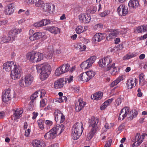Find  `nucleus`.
Returning a JSON list of instances; mask_svg holds the SVG:
<instances>
[{"label": "nucleus", "mask_w": 147, "mask_h": 147, "mask_svg": "<svg viewBox=\"0 0 147 147\" xmlns=\"http://www.w3.org/2000/svg\"><path fill=\"white\" fill-rule=\"evenodd\" d=\"M37 72L40 71V77L42 81L46 80L51 73V66L48 64H38L36 65Z\"/></svg>", "instance_id": "f257e3e1"}, {"label": "nucleus", "mask_w": 147, "mask_h": 147, "mask_svg": "<svg viewBox=\"0 0 147 147\" xmlns=\"http://www.w3.org/2000/svg\"><path fill=\"white\" fill-rule=\"evenodd\" d=\"M98 121V118L94 117H91L89 119V127L91 128V130L90 131L87 135L88 140H90L92 138L96 132L99 129Z\"/></svg>", "instance_id": "f03ea898"}, {"label": "nucleus", "mask_w": 147, "mask_h": 147, "mask_svg": "<svg viewBox=\"0 0 147 147\" xmlns=\"http://www.w3.org/2000/svg\"><path fill=\"white\" fill-rule=\"evenodd\" d=\"M84 128L82 122H77L75 123L72 129V137L74 140L79 138L82 134Z\"/></svg>", "instance_id": "7ed1b4c3"}, {"label": "nucleus", "mask_w": 147, "mask_h": 147, "mask_svg": "<svg viewBox=\"0 0 147 147\" xmlns=\"http://www.w3.org/2000/svg\"><path fill=\"white\" fill-rule=\"evenodd\" d=\"M26 57L30 62L32 63L40 61L43 59L42 53L34 51L28 53Z\"/></svg>", "instance_id": "20e7f679"}, {"label": "nucleus", "mask_w": 147, "mask_h": 147, "mask_svg": "<svg viewBox=\"0 0 147 147\" xmlns=\"http://www.w3.org/2000/svg\"><path fill=\"white\" fill-rule=\"evenodd\" d=\"M112 59L109 56L100 59L98 62L100 67L105 68L106 71L109 70L111 68L110 65L112 63Z\"/></svg>", "instance_id": "39448f33"}, {"label": "nucleus", "mask_w": 147, "mask_h": 147, "mask_svg": "<svg viewBox=\"0 0 147 147\" xmlns=\"http://www.w3.org/2000/svg\"><path fill=\"white\" fill-rule=\"evenodd\" d=\"M96 57L94 55L90 57L86 61L83 62L81 65V67L83 69H86L90 67L94 62Z\"/></svg>", "instance_id": "423d86ee"}, {"label": "nucleus", "mask_w": 147, "mask_h": 147, "mask_svg": "<svg viewBox=\"0 0 147 147\" xmlns=\"http://www.w3.org/2000/svg\"><path fill=\"white\" fill-rule=\"evenodd\" d=\"M21 75V69L20 67L15 64L13 69L11 71V77L13 79L18 80L20 78Z\"/></svg>", "instance_id": "0eeeda50"}, {"label": "nucleus", "mask_w": 147, "mask_h": 147, "mask_svg": "<svg viewBox=\"0 0 147 147\" xmlns=\"http://www.w3.org/2000/svg\"><path fill=\"white\" fill-rule=\"evenodd\" d=\"M55 121L58 123H61L64 121L65 119V116L59 110H55L54 113Z\"/></svg>", "instance_id": "6e6552de"}, {"label": "nucleus", "mask_w": 147, "mask_h": 147, "mask_svg": "<svg viewBox=\"0 0 147 147\" xmlns=\"http://www.w3.org/2000/svg\"><path fill=\"white\" fill-rule=\"evenodd\" d=\"M14 94L13 95H12L10 89H8L6 90L4 93H3L2 95V101L4 102H6L11 100L13 97H14Z\"/></svg>", "instance_id": "1a4fd4ad"}, {"label": "nucleus", "mask_w": 147, "mask_h": 147, "mask_svg": "<svg viewBox=\"0 0 147 147\" xmlns=\"http://www.w3.org/2000/svg\"><path fill=\"white\" fill-rule=\"evenodd\" d=\"M117 11L119 16H125L128 14V10L127 7L124 4H121L118 7Z\"/></svg>", "instance_id": "9d476101"}, {"label": "nucleus", "mask_w": 147, "mask_h": 147, "mask_svg": "<svg viewBox=\"0 0 147 147\" xmlns=\"http://www.w3.org/2000/svg\"><path fill=\"white\" fill-rule=\"evenodd\" d=\"M22 32L21 29L13 28L12 29L9 33V36L12 41L15 40L17 35Z\"/></svg>", "instance_id": "9b49d317"}, {"label": "nucleus", "mask_w": 147, "mask_h": 147, "mask_svg": "<svg viewBox=\"0 0 147 147\" xmlns=\"http://www.w3.org/2000/svg\"><path fill=\"white\" fill-rule=\"evenodd\" d=\"M15 9V5L13 3L8 4L5 7L4 13L6 15H9L13 13Z\"/></svg>", "instance_id": "f8f14e48"}, {"label": "nucleus", "mask_w": 147, "mask_h": 147, "mask_svg": "<svg viewBox=\"0 0 147 147\" xmlns=\"http://www.w3.org/2000/svg\"><path fill=\"white\" fill-rule=\"evenodd\" d=\"M86 104V102L84 101L82 99H79L76 102L75 109L76 111L77 112H80L84 108Z\"/></svg>", "instance_id": "ddd939ff"}, {"label": "nucleus", "mask_w": 147, "mask_h": 147, "mask_svg": "<svg viewBox=\"0 0 147 147\" xmlns=\"http://www.w3.org/2000/svg\"><path fill=\"white\" fill-rule=\"evenodd\" d=\"M78 17L80 22L84 24L88 23L91 20L90 16L86 14L81 13L79 16Z\"/></svg>", "instance_id": "4468645a"}, {"label": "nucleus", "mask_w": 147, "mask_h": 147, "mask_svg": "<svg viewBox=\"0 0 147 147\" xmlns=\"http://www.w3.org/2000/svg\"><path fill=\"white\" fill-rule=\"evenodd\" d=\"M144 137V135H142L140 136V133H137L135 136V140H136V141L132 144V147H134L135 146L138 147L143 142Z\"/></svg>", "instance_id": "2eb2a0df"}, {"label": "nucleus", "mask_w": 147, "mask_h": 147, "mask_svg": "<svg viewBox=\"0 0 147 147\" xmlns=\"http://www.w3.org/2000/svg\"><path fill=\"white\" fill-rule=\"evenodd\" d=\"M129 109L128 107H125L121 110L119 115V120H122L128 115Z\"/></svg>", "instance_id": "dca6fc26"}, {"label": "nucleus", "mask_w": 147, "mask_h": 147, "mask_svg": "<svg viewBox=\"0 0 147 147\" xmlns=\"http://www.w3.org/2000/svg\"><path fill=\"white\" fill-rule=\"evenodd\" d=\"M45 30L49 31L51 33L54 34H59L61 32L60 29L55 26L46 27Z\"/></svg>", "instance_id": "f3484780"}, {"label": "nucleus", "mask_w": 147, "mask_h": 147, "mask_svg": "<svg viewBox=\"0 0 147 147\" xmlns=\"http://www.w3.org/2000/svg\"><path fill=\"white\" fill-rule=\"evenodd\" d=\"M55 6L54 4L47 3L42 8V10L45 12H48L50 13L54 11Z\"/></svg>", "instance_id": "a211bd4d"}, {"label": "nucleus", "mask_w": 147, "mask_h": 147, "mask_svg": "<svg viewBox=\"0 0 147 147\" xmlns=\"http://www.w3.org/2000/svg\"><path fill=\"white\" fill-rule=\"evenodd\" d=\"M138 82L137 79L131 78L127 80L126 85L128 88L131 89L136 86Z\"/></svg>", "instance_id": "6ab92c4d"}, {"label": "nucleus", "mask_w": 147, "mask_h": 147, "mask_svg": "<svg viewBox=\"0 0 147 147\" xmlns=\"http://www.w3.org/2000/svg\"><path fill=\"white\" fill-rule=\"evenodd\" d=\"M32 144L33 147H45V143L42 141L35 140L32 141Z\"/></svg>", "instance_id": "aec40b11"}, {"label": "nucleus", "mask_w": 147, "mask_h": 147, "mask_svg": "<svg viewBox=\"0 0 147 147\" xmlns=\"http://www.w3.org/2000/svg\"><path fill=\"white\" fill-rule=\"evenodd\" d=\"M44 34L41 32H35L33 35L30 36L29 39L31 40H34L42 38L44 36Z\"/></svg>", "instance_id": "412c9836"}, {"label": "nucleus", "mask_w": 147, "mask_h": 147, "mask_svg": "<svg viewBox=\"0 0 147 147\" xmlns=\"http://www.w3.org/2000/svg\"><path fill=\"white\" fill-rule=\"evenodd\" d=\"M64 82V79L63 78H60L55 81L54 83V88L57 89L63 87Z\"/></svg>", "instance_id": "4be33fe9"}, {"label": "nucleus", "mask_w": 147, "mask_h": 147, "mask_svg": "<svg viewBox=\"0 0 147 147\" xmlns=\"http://www.w3.org/2000/svg\"><path fill=\"white\" fill-rule=\"evenodd\" d=\"M14 62L13 61L9 62H7L3 64V68L7 71H9L11 70V68L13 66L14 67Z\"/></svg>", "instance_id": "5701e85b"}, {"label": "nucleus", "mask_w": 147, "mask_h": 147, "mask_svg": "<svg viewBox=\"0 0 147 147\" xmlns=\"http://www.w3.org/2000/svg\"><path fill=\"white\" fill-rule=\"evenodd\" d=\"M64 126L63 124L55 125L53 129L58 135L60 134L64 129Z\"/></svg>", "instance_id": "b1692460"}, {"label": "nucleus", "mask_w": 147, "mask_h": 147, "mask_svg": "<svg viewBox=\"0 0 147 147\" xmlns=\"http://www.w3.org/2000/svg\"><path fill=\"white\" fill-rule=\"evenodd\" d=\"M24 78L26 82L25 85H27L28 87L32 83L34 80V77L32 75L28 74L25 76Z\"/></svg>", "instance_id": "393cba45"}, {"label": "nucleus", "mask_w": 147, "mask_h": 147, "mask_svg": "<svg viewBox=\"0 0 147 147\" xmlns=\"http://www.w3.org/2000/svg\"><path fill=\"white\" fill-rule=\"evenodd\" d=\"M139 5V1L137 0H130L128 3L129 7L130 8L136 9L138 7Z\"/></svg>", "instance_id": "a878e982"}, {"label": "nucleus", "mask_w": 147, "mask_h": 147, "mask_svg": "<svg viewBox=\"0 0 147 147\" xmlns=\"http://www.w3.org/2000/svg\"><path fill=\"white\" fill-rule=\"evenodd\" d=\"M23 109L22 108L17 109L14 112L13 116L14 117V119H19L22 116V114L23 113Z\"/></svg>", "instance_id": "bb28decb"}, {"label": "nucleus", "mask_w": 147, "mask_h": 147, "mask_svg": "<svg viewBox=\"0 0 147 147\" xmlns=\"http://www.w3.org/2000/svg\"><path fill=\"white\" fill-rule=\"evenodd\" d=\"M125 76L124 75L119 76L115 80L111 83L110 85L111 87H113L116 85L119 82L125 79Z\"/></svg>", "instance_id": "cd10ccee"}, {"label": "nucleus", "mask_w": 147, "mask_h": 147, "mask_svg": "<svg viewBox=\"0 0 147 147\" xmlns=\"http://www.w3.org/2000/svg\"><path fill=\"white\" fill-rule=\"evenodd\" d=\"M104 34L101 33H96L94 37V39L96 42H100L105 38L104 36Z\"/></svg>", "instance_id": "c85d7f7f"}, {"label": "nucleus", "mask_w": 147, "mask_h": 147, "mask_svg": "<svg viewBox=\"0 0 147 147\" xmlns=\"http://www.w3.org/2000/svg\"><path fill=\"white\" fill-rule=\"evenodd\" d=\"M103 93L101 92H99L94 94L91 96V97L92 99L98 100L100 99L102 97Z\"/></svg>", "instance_id": "c756f323"}, {"label": "nucleus", "mask_w": 147, "mask_h": 147, "mask_svg": "<svg viewBox=\"0 0 147 147\" xmlns=\"http://www.w3.org/2000/svg\"><path fill=\"white\" fill-rule=\"evenodd\" d=\"M115 63H111L110 67L111 68L110 70H111L110 73L112 75H115L119 71L118 68L115 67Z\"/></svg>", "instance_id": "7c9ffc66"}, {"label": "nucleus", "mask_w": 147, "mask_h": 147, "mask_svg": "<svg viewBox=\"0 0 147 147\" xmlns=\"http://www.w3.org/2000/svg\"><path fill=\"white\" fill-rule=\"evenodd\" d=\"M80 78L81 80L85 82H87L90 80L86 72L80 74Z\"/></svg>", "instance_id": "2f4dec72"}, {"label": "nucleus", "mask_w": 147, "mask_h": 147, "mask_svg": "<svg viewBox=\"0 0 147 147\" xmlns=\"http://www.w3.org/2000/svg\"><path fill=\"white\" fill-rule=\"evenodd\" d=\"M0 37V42L2 43L9 42L11 40V38L9 36L1 35Z\"/></svg>", "instance_id": "473e14b6"}, {"label": "nucleus", "mask_w": 147, "mask_h": 147, "mask_svg": "<svg viewBox=\"0 0 147 147\" xmlns=\"http://www.w3.org/2000/svg\"><path fill=\"white\" fill-rule=\"evenodd\" d=\"M113 99L111 98L105 101L100 107V109L101 110L105 109L108 105L110 104L113 101Z\"/></svg>", "instance_id": "72a5a7b5"}, {"label": "nucleus", "mask_w": 147, "mask_h": 147, "mask_svg": "<svg viewBox=\"0 0 147 147\" xmlns=\"http://www.w3.org/2000/svg\"><path fill=\"white\" fill-rule=\"evenodd\" d=\"M69 65L68 64H64L60 67L63 74L67 72L69 70Z\"/></svg>", "instance_id": "f704fd0d"}, {"label": "nucleus", "mask_w": 147, "mask_h": 147, "mask_svg": "<svg viewBox=\"0 0 147 147\" xmlns=\"http://www.w3.org/2000/svg\"><path fill=\"white\" fill-rule=\"evenodd\" d=\"M138 114V111L134 110L132 111H130L128 114V116L130 119H132L133 118H135L137 116Z\"/></svg>", "instance_id": "c9c22d12"}, {"label": "nucleus", "mask_w": 147, "mask_h": 147, "mask_svg": "<svg viewBox=\"0 0 147 147\" xmlns=\"http://www.w3.org/2000/svg\"><path fill=\"white\" fill-rule=\"evenodd\" d=\"M45 5V3L43 1L40 0H36V1L35 2V6L36 7H40L42 9L44 6Z\"/></svg>", "instance_id": "e433bc0d"}, {"label": "nucleus", "mask_w": 147, "mask_h": 147, "mask_svg": "<svg viewBox=\"0 0 147 147\" xmlns=\"http://www.w3.org/2000/svg\"><path fill=\"white\" fill-rule=\"evenodd\" d=\"M37 123L39 128L41 130H43L44 129V121L41 119H39L37 121Z\"/></svg>", "instance_id": "4c0bfd02"}, {"label": "nucleus", "mask_w": 147, "mask_h": 147, "mask_svg": "<svg viewBox=\"0 0 147 147\" xmlns=\"http://www.w3.org/2000/svg\"><path fill=\"white\" fill-rule=\"evenodd\" d=\"M26 82L25 79V78L24 79L23 78H21L19 82V84L20 86L23 88L27 87L26 85H25V83Z\"/></svg>", "instance_id": "58836bf2"}, {"label": "nucleus", "mask_w": 147, "mask_h": 147, "mask_svg": "<svg viewBox=\"0 0 147 147\" xmlns=\"http://www.w3.org/2000/svg\"><path fill=\"white\" fill-rule=\"evenodd\" d=\"M136 56V54L133 53L127 54L123 57V59L124 60L129 59Z\"/></svg>", "instance_id": "ea45409f"}, {"label": "nucleus", "mask_w": 147, "mask_h": 147, "mask_svg": "<svg viewBox=\"0 0 147 147\" xmlns=\"http://www.w3.org/2000/svg\"><path fill=\"white\" fill-rule=\"evenodd\" d=\"M84 28L83 26H78L76 29V32L77 33L79 34L84 31V30L83 29Z\"/></svg>", "instance_id": "a19ab883"}, {"label": "nucleus", "mask_w": 147, "mask_h": 147, "mask_svg": "<svg viewBox=\"0 0 147 147\" xmlns=\"http://www.w3.org/2000/svg\"><path fill=\"white\" fill-rule=\"evenodd\" d=\"M90 80L95 75V72L92 71H89L86 72Z\"/></svg>", "instance_id": "79ce46f5"}, {"label": "nucleus", "mask_w": 147, "mask_h": 147, "mask_svg": "<svg viewBox=\"0 0 147 147\" xmlns=\"http://www.w3.org/2000/svg\"><path fill=\"white\" fill-rule=\"evenodd\" d=\"M55 75L57 76H59L63 74L60 67L57 68L55 71Z\"/></svg>", "instance_id": "37998d69"}, {"label": "nucleus", "mask_w": 147, "mask_h": 147, "mask_svg": "<svg viewBox=\"0 0 147 147\" xmlns=\"http://www.w3.org/2000/svg\"><path fill=\"white\" fill-rule=\"evenodd\" d=\"M34 109V100H31L29 104L28 109L30 111L33 110Z\"/></svg>", "instance_id": "c03bdc74"}, {"label": "nucleus", "mask_w": 147, "mask_h": 147, "mask_svg": "<svg viewBox=\"0 0 147 147\" xmlns=\"http://www.w3.org/2000/svg\"><path fill=\"white\" fill-rule=\"evenodd\" d=\"M51 139L54 138L57 134L55 131V130L52 128L49 131Z\"/></svg>", "instance_id": "a18cd8bd"}, {"label": "nucleus", "mask_w": 147, "mask_h": 147, "mask_svg": "<svg viewBox=\"0 0 147 147\" xmlns=\"http://www.w3.org/2000/svg\"><path fill=\"white\" fill-rule=\"evenodd\" d=\"M123 44H120L117 46L114 47L113 49V50L116 51L120 50H122L123 48Z\"/></svg>", "instance_id": "49530a36"}, {"label": "nucleus", "mask_w": 147, "mask_h": 147, "mask_svg": "<svg viewBox=\"0 0 147 147\" xmlns=\"http://www.w3.org/2000/svg\"><path fill=\"white\" fill-rule=\"evenodd\" d=\"M111 33L114 37L115 38L117 35L119 34L120 33V31L118 29L113 30L111 32Z\"/></svg>", "instance_id": "de8ad7c7"}, {"label": "nucleus", "mask_w": 147, "mask_h": 147, "mask_svg": "<svg viewBox=\"0 0 147 147\" xmlns=\"http://www.w3.org/2000/svg\"><path fill=\"white\" fill-rule=\"evenodd\" d=\"M43 26H46L51 24V21L50 20L44 19L42 20Z\"/></svg>", "instance_id": "09e8293b"}, {"label": "nucleus", "mask_w": 147, "mask_h": 147, "mask_svg": "<svg viewBox=\"0 0 147 147\" xmlns=\"http://www.w3.org/2000/svg\"><path fill=\"white\" fill-rule=\"evenodd\" d=\"M38 92L36 91L30 97L31 100H34L35 98L38 97Z\"/></svg>", "instance_id": "8fccbe9b"}, {"label": "nucleus", "mask_w": 147, "mask_h": 147, "mask_svg": "<svg viewBox=\"0 0 147 147\" xmlns=\"http://www.w3.org/2000/svg\"><path fill=\"white\" fill-rule=\"evenodd\" d=\"M53 50H50L49 52L47 53L46 54L47 58L50 59L52 58L53 55Z\"/></svg>", "instance_id": "3c124183"}, {"label": "nucleus", "mask_w": 147, "mask_h": 147, "mask_svg": "<svg viewBox=\"0 0 147 147\" xmlns=\"http://www.w3.org/2000/svg\"><path fill=\"white\" fill-rule=\"evenodd\" d=\"M47 100L46 99H42L40 102V106L43 107H45L47 104Z\"/></svg>", "instance_id": "603ef678"}, {"label": "nucleus", "mask_w": 147, "mask_h": 147, "mask_svg": "<svg viewBox=\"0 0 147 147\" xmlns=\"http://www.w3.org/2000/svg\"><path fill=\"white\" fill-rule=\"evenodd\" d=\"M44 121V123H45L46 125H47V127H49L50 126H51L53 124V122L49 120H47Z\"/></svg>", "instance_id": "864d4df0"}, {"label": "nucleus", "mask_w": 147, "mask_h": 147, "mask_svg": "<svg viewBox=\"0 0 147 147\" xmlns=\"http://www.w3.org/2000/svg\"><path fill=\"white\" fill-rule=\"evenodd\" d=\"M97 10V8L95 6H92L89 10V11L91 13H94L96 12Z\"/></svg>", "instance_id": "5fc2aeb1"}, {"label": "nucleus", "mask_w": 147, "mask_h": 147, "mask_svg": "<svg viewBox=\"0 0 147 147\" xmlns=\"http://www.w3.org/2000/svg\"><path fill=\"white\" fill-rule=\"evenodd\" d=\"M34 26L36 27H39L43 26V24L42 20L39 22H36L34 24Z\"/></svg>", "instance_id": "6e6d98bb"}, {"label": "nucleus", "mask_w": 147, "mask_h": 147, "mask_svg": "<svg viewBox=\"0 0 147 147\" xmlns=\"http://www.w3.org/2000/svg\"><path fill=\"white\" fill-rule=\"evenodd\" d=\"M103 25L101 23L95 25L94 26V28L96 29H98L103 28Z\"/></svg>", "instance_id": "4d7b16f0"}, {"label": "nucleus", "mask_w": 147, "mask_h": 147, "mask_svg": "<svg viewBox=\"0 0 147 147\" xmlns=\"http://www.w3.org/2000/svg\"><path fill=\"white\" fill-rule=\"evenodd\" d=\"M136 32L138 33L142 32H143L142 26H139L138 27L136 28Z\"/></svg>", "instance_id": "13d9d810"}, {"label": "nucleus", "mask_w": 147, "mask_h": 147, "mask_svg": "<svg viewBox=\"0 0 147 147\" xmlns=\"http://www.w3.org/2000/svg\"><path fill=\"white\" fill-rule=\"evenodd\" d=\"M59 102H62L64 101L66 102L67 100V97L65 96H63L59 98Z\"/></svg>", "instance_id": "bf43d9fd"}, {"label": "nucleus", "mask_w": 147, "mask_h": 147, "mask_svg": "<svg viewBox=\"0 0 147 147\" xmlns=\"http://www.w3.org/2000/svg\"><path fill=\"white\" fill-rule=\"evenodd\" d=\"M79 50L81 51H84L86 48V46L85 45H81L79 46Z\"/></svg>", "instance_id": "052dcab7"}, {"label": "nucleus", "mask_w": 147, "mask_h": 147, "mask_svg": "<svg viewBox=\"0 0 147 147\" xmlns=\"http://www.w3.org/2000/svg\"><path fill=\"white\" fill-rule=\"evenodd\" d=\"M114 38H115L114 37L111 33L109 34L106 37L107 40H109Z\"/></svg>", "instance_id": "680f3d73"}, {"label": "nucleus", "mask_w": 147, "mask_h": 147, "mask_svg": "<svg viewBox=\"0 0 147 147\" xmlns=\"http://www.w3.org/2000/svg\"><path fill=\"white\" fill-rule=\"evenodd\" d=\"M45 138L46 139H51L50 136V134L49 132H48L46 133L44 136Z\"/></svg>", "instance_id": "e2e57ef3"}, {"label": "nucleus", "mask_w": 147, "mask_h": 147, "mask_svg": "<svg viewBox=\"0 0 147 147\" xmlns=\"http://www.w3.org/2000/svg\"><path fill=\"white\" fill-rule=\"evenodd\" d=\"M122 101V98L119 97L117 98L116 101V103L117 105H119L121 103Z\"/></svg>", "instance_id": "0e129e2a"}, {"label": "nucleus", "mask_w": 147, "mask_h": 147, "mask_svg": "<svg viewBox=\"0 0 147 147\" xmlns=\"http://www.w3.org/2000/svg\"><path fill=\"white\" fill-rule=\"evenodd\" d=\"M73 76H70L66 79V81H67L69 83L72 82L73 80Z\"/></svg>", "instance_id": "69168bd1"}, {"label": "nucleus", "mask_w": 147, "mask_h": 147, "mask_svg": "<svg viewBox=\"0 0 147 147\" xmlns=\"http://www.w3.org/2000/svg\"><path fill=\"white\" fill-rule=\"evenodd\" d=\"M30 129H28L26 130L25 132V136L26 137H28L30 134Z\"/></svg>", "instance_id": "338daca9"}, {"label": "nucleus", "mask_w": 147, "mask_h": 147, "mask_svg": "<svg viewBox=\"0 0 147 147\" xmlns=\"http://www.w3.org/2000/svg\"><path fill=\"white\" fill-rule=\"evenodd\" d=\"M72 90L75 92H78L79 91V89L76 87H73L71 88Z\"/></svg>", "instance_id": "774afa93"}]
</instances>
